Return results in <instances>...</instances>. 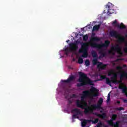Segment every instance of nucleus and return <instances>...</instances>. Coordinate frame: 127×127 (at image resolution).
Here are the masks:
<instances>
[{
    "mask_svg": "<svg viewBox=\"0 0 127 127\" xmlns=\"http://www.w3.org/2000/svg\"><path fill=\"white\" fill-rule=\"evenodd\" d=\"M115 73L114 70H111L108 72V76H112Z\"/></svg>",
    "mask_w": 127,
    "mask_h": 127,
    "instance_id": "nucleus-28",
    "label": "nucleus"
},
{
    "mask_svg": "<svg viewBox=\"0 0 127 127\" xmlns=\"http://www.w3.org/2000/svg\"><path fill=\"white\" fill-rule=\"evenodd\" d=\"M113 6H114V5L110 2L106 5V9L107 10V13L109 14L115 13V9H114Z\"/></svg>",
    "mask_w": 127,
    "mask_h": 127,
    "instance_id": "nucleus-9",
    "label": "nucleus"
},
{
    "mask_svg": "<svg viewBox=\"0 0 127 127\" xmlns=\"http://www.w3.org/2000/svg\"><path fill=\"white\" fill-rule=\"evenodd\" d=\"M121 48L120 47V45L117 44L116 46H113L111 47V50H109L108 53L109 54H113L115 55V52H117V53H121Z\"/></svg>",
    "mask_w": 127,
    "mask_h": 127,
    "instance_id": "nucleus-7",
    "label": "nucleus"
},
{
    "mask_svg": "<svg viewBox=\"0 0 127 127\" xmlns=\"http://www.w3.org/2000/svg\"><path fill=\"white\" fill-rule=\"evenodd\" d=\"M69 49L65 48V49L64 50V51H65V54L66 55H68V53L69 52H74V51H76L77 49H78V46H77V44L74 43H70L69 44Z\"/></svg>",
    "mask_w": 127,
    "mask_h": 127,
    "instance_id": "nucleus-5",
    "label": "nucleus"
},
{
    "mask_svg": "<svg viewBox=\"0 0 127 127\" xmlns=\"http://www.w3.org/2000/svg\"><path fill=\"white\" fill-rule=\"evenodd\" d=\"M103 102L104 100L103 98H100L97 105L93 104L91 105V108H93L94 111L97 110V109H102L101 106L103 104Z\"/></svg>",
    "mask_w": 127,
    "mask_h": 127,
    "instance_id": "nucleus-10",
    "label": "nucleus"
},
{
    "mask_svg": "<svg viewBox=\"0 0 127 127\" xmlns=\"http://www.w3.org/2000/svg\"><path fill=\"white\" fill-rule=\"evenodd\" d=\"M101 27V25L98 24L96 25H94L93 27V31H97V30H99L100 29V28Z\"/></svg>",
    "mask_w": 127,
    "mask_h": 127,
    "instance_id": "nucleus-22",
    "label": "nucleus"
},
{
    "mask_svg": "<svg viewBox=\"0 0 127 127\" xmlns=\"http://www.w3.org/2000/svg\"><path fill=\"white\" fill-rule=\"evenodd\" d=\"M93 41H100L101 39L100 38H98L97 37H94L92 38Z\"/></svg>",
    "mask_w": 127,
    "mask_h": 127,
    "instance_id": "nucleus-27",
    "label": "nucleus"
},
{
    "mask_svg": "<svg viewBox=\"0 0 127 127\" xmlns=\"http://www.w3.org/2000/svg\"><path fill=\"white\" fill-rule=\"evenodd\" d=\"M96 115L99 118H101L102 119H106V113H103L102 114H96Z\"/></svg>",
    "mask_w": 127,
    "mask_h": 127,
    "instance_id": "nucleus-24",
    "label": "nucleus"
},
{
    "mask_svg": "<svg viewBox=\"0 0 127 127\" xmlns=\"http://www.w3.org/2000/svg\"><path fill=\"white\" fill-rule=\"evenodd\" d=\"M73 61H75V59H73Z\"/></svg>",
    "mask_w": 127,
    "mask_h": 127,
    "instance_id": "nucleus-45",
    "label": "nucleus"
},
{
    "mask_svg": "<svg viewBox=\"0 0 127 127\" xmlns=\"http://www.w3.org/2000/svg\"><path fill=\"white\" fill-rule=\"evenodd\" d=\"M89 96L90 91H83L81 97V101L77 100L76 102V107L84 110V113L85 115H88V114H90V113H93V112H94V108L92 107L91 108V107L88 106V103L87 102L85 101V99H86V98H88Z\"/></svg>",
    "mask_w": 127,
    "mask_h": 127,
    "instance_id": "nucleus-1",
    "label": "nucleus"
},
{
    "mask_svg": "<svg viewBox=\"0 0 127 127\" xmlns=\"http://www.w3.org/2000/svg\"><path fill=\"white\" fill-rule=\"evenodd\" d=\"M71 97H72V98H76V94H72Z\"/></svg>",
    "mask_w": 127,
    "mask_h": 127,
    "instance_id": "nucleus-38",
    "label": "nucleus"
},
{
    "mask_svg": "<svg viewBox=\"0 0 127 127\" xmlns=\"http://www.w3.org/2000/svg\"><path fill=\"white\" fill-rule=\"evenodd\" d=\"M104 12H105V11H106V10H104Z\"/></svg>",
    "mask_w": 127,
    "mask_h": 127,
    "instance_id": "nucleus-47",
    "label": "nucleus"
},
{
    "mask_svg": "<svg viewBox=\"0 0 127 127\" xmlns=\"http://www.w3.org/2000/svg\"><path fill=\"white\" fill-rule=\"evenodd\" d=\"M125 94L126 95V96L127 97V93H125Z\"/></svg>",
    "mask_w": 127,
    "mask_h": 127,
    "instance_id": "nucleus-46",
    "label": "nucleus"
},
{
    "mask_svg": "<svg viewBox=\"0 0 127 127\" xmlns=\"http://www.w3.org/2000/svg\"><path fill=\"white\" fill-rule=\"evenodd\" d=\"M72 102L71 100H69L68 101V105H70V104H72Z\"/></svg>",
    "mask_w": 127,
    "mask_h": 127,
    "instance_id": "nucleus-37",
    "label": "nucleus"
},
{
    "mask_svg": "<svg viewBox=\"0 0 127 127\" xmlns=\"http://www.w3.org/2000/svg\"><path fill=\"white\" fill-rule=\"evenodd\" d=\"M79 117H78V115L74 114L72 116V119H78Z\"/></svg>",
    "mask_w": 127,
    "mask_h": 127,
    "instance_id": "nucleus-32",
    "label": "nucleus"
},
{
    "mask_svg": "<svg viewBox=\"0 0 127 127\" xmlns=\"http://www.w3.org/2000/svg\"><path fill=\"white\" fill-rule=\"evenodd\" d=\"M69 40H67V41H66V42H67V43H68V42H69Z\"/></svg>",
    "mask_w": 127,
    "mask_h": 127,
    "instance_id": "nucleus-42",
    "label": "nucleus"
},
{
    "mask_svg": "<svg viewBox=\"0 0 127 127\" xmlns=\"http://www.w3.org/2000/svg\"><path fill=\"white\" fill-rule=\"evenodd\" d=\"M98 64L97 65V68L98 69H100V70H105L107 67V64H103V63L98 62V59H94L92 60V64L95 65L96 64Z\"/></svg>",
    "mask_w": 127,
    "mask_h": 127,
    "instance_id": "nucleus-8",
    "label": "nucleus"
},
{
    "mask_svg": "<svg viewBox=\"0 0 127 127\" xmlns=\"http://www.w3.org/2000/svg\"><path fill=\"white\" fill-rule=\"evenodd\" d=\"M116 110L117 111H124V110H125V108H124L123 107H120L116 108Z\"/></svg>",
    "mask_w": 127,
    "mask_h": 127,
    "instance_id": "nucleus-31",
    "label": "nucleus"
},
{
    "mask_svg": "<svg viewBox=\"0 0 127 127\" xmlns=\"http://www.w3.org/2000/svg\"><path fill=\"white\" fill-rule=\"evenodd\" d=\"M110 35L111 37H116V38H118V42L119 43H123L126 41V39L123 36L121 37L116 31H110Z\"/></svg>",
    "mask_w": 127,
    "mask_h": 127,
    "instance_id": "nucleus-4",
    "label": "nucleus"
},
{
    "mask_svg": "<svg viewBox=\"0 0 127 127\" xmlns=\"http://www.w3.org/2000/svg\"><path fill=\"white\" fill-rule=\"evenodd\" d=\"M100 113H103V111H100Z\"/></svg>",
    "mask_w": 127,
    "mask_h": 127,
    "instance_id": "nucleus-44",
    "label": "nucleus"
},
{
    "mask_svg": "<svg viewBox=\"0 0 127 127\" xmlns=\"http://www.w3.org/2000/svg\"><path fill=\"white\" fill-rule=\"evenodd\" d=\"M75 79H76V77H75V76L70 75L69 77V78H67V79H66V80H62L61 82H62V83H71V82H73V81H74V80H75Z\"/></svg>",
    "mask_w": 127,
    "mask_h": 127,
    "instance_id": "nucleus-13",
    "label": "nucleus"
},
{
    "mask_svg": "<svg viewBox=\"0 0 127 127\" xmlns=\"http://www.w3.org/2000/svg\"><path fill=\"white\" fill-rule=\"evenodd\" d=\"M99 49V54H101V56L102 57H106L107 56V53L106 52H104V49L103 48L98 49Z\"/></svg>",
    "mask_w": 127,
    "mask_h": 127,
    "instance_id": "nucleus-19",
    "label": "nucleus"
},
{
    "mask_svg": "<svg viewBox=\"0 0 127 127\" xmlns=\"http://www.w3.org/2000/svg\"><path fill=\"white\" fill-rule=\"evenodd\" d=\"M117 70H122V69H123V67L122 66H117Z\"/></svg>",
    "mask_w": 127,
    "mask_h": 127,
    "instance_id": "nucleus-35",
    "label": "nucleus"
},
{
    "mask_svg": "<svg viewBox=\"0 0 127 127\" xmlns=\"http://www.w3.org/2000/svg\"><path fill=\"white\" fill-rule=\"evenodd\" d=\"M119 89L122 90V93H123L124 94H127V86L123 87V86H122V85H120L119 86Z\"/></svg>",
    "mask_w": 127,
    "mask_h": 127,
    "instance_id": "nucleus-18",
    "label": "nucleus"
},
{
    "mask_svg": "<svg viewBox=\"0 0 127 127\" xmlns=\"http://www.w3.org/2000/svg\"><path fill=\"white\" fill-rule=\"evenodd\" d=\"M91 55L93 58H98V54L96 51H92L91 52Z\"/></svg>",
    "mask_w": 127,
    "mask_h": 127,
    "instance_id": "nucleus-23",
    "label": "nucleus"
},
{
    "mask_svg": "<svg viewBox=\"0 0 127 127\" xmlns=\"http://www.w3.org/2000/svg\"><path fill=\"white\" fill-rule=\"evenodd\" d=\"M78 74L79 75L78 82H79L80 83L77 84V87H83V86H86V85L94 86L93 81L88 77L87 74L82 72H79Z\"/></svg>",
    "mask_w": 127,
    "mask_h": 127,
    "instance_id": "nucleus-2",
    "label": "nucleus"
},
{
    "mask_svg": "<svg viewBox=\"0 0 127 127\" xmlns=\"http://www.w3.org/2000/svg\"><path fill=\"white\" fill-rule=\"evenodd\" d=\"M89 39V37L87 36V35H85L83 37V41H87Z\"/></svg>",
    "mask_w": 127,
    "mask_h": 127,
    "instance_id": "nucleus-26",
    "label": "nucleus"
},
{
    "mask_svg": "<svg viewBox=\"0 0 127 127\" xmlns=\"http://www.w3.org/2000/svg\"><path fill=\"white\" fill-rule=\"evenodd\" d=\"M121 123V121H118L116 122V123H111V125H109V126H111V127H120V124Z\"/></svg>",
    "mask_w": 127,
    "mask_h": 127,
    "instance_id": "nucleus-20",
    "label": "nucleus"
},
{
    "mask_svg": "<svg viewBox=\"0 0 127 127\" xmlns=\"http://www.w3.org/2000/svg\"><path fill=\"white\" fill-rule=\"evenodd\" d=\"M117 103H118V104H121V101H117Z\"/></svg>",
    "mask_w": 127,
    "mask_h": 127,
    "instance_id": "nucleus-41",
    "label": "nucleus"
},
{
    "mask_svg": "<svg viewBox=\"0 0 127 127\" xmlns=\"http://www.w3.org/2000/svg\"><path fill=\"white\" fill-rule=\"evenodd\" d=\"M79 53H83L82 57L87 58L88 57V45L87 43H84L81 46V49L79 50Z\"/></svg>",
    "mask_w": 127,
    "mask_h": 127,
    "instance_id": "nucleus-6",
    "label": "nucleus"
},
{
    "mask_svg": "<svg viewBox=\"0 0 127 127\" xmlns=\"http://www.w3.org/2000/svg\"><path fill=\"white\" fill-rule=\"evenodd\" d=\"M117 78H118V74L114 72L113 76L111 78V84H112V83H113V84H120V83H122V80L118 81Z\"/></svg>",
    "mask_w": 127,
    "mask_h": 127,
    "instance_id": "nucleus-12",
    "label": "nucleus"
},
{
    "mask_svg": "<svg viewBox=\"0 0 127 127\" xmlns=\"http://www.w3.org/2000/svg\"><path fill=\"white\" fill-rule=\"evenodd\" d=\"M111 97V93H109V94H108V97Z\"/></svg>",
    "mask_w": 127,
    "mask_h": 127,
    "instance_id": "nucleus-40",
    "label": "nucleus"
},
{
    "mask_svg": "<svg viewBox=\"0 0 127 127\" xmlns=\"http://www.w3.org/2000/svg\"><path fill=\"white\" fill-rule=\"evenodd\" d=\"M92 122V120H83L81 122V127H85L87 126V124H90Z\"/></svg>",
    "mask_w": 127,
    "mask_h": 127,
    "instance_id": "nucleus-17",
    "label": "nucleus"
},
{
    "mask_svg": "<svg viewBox=\"0 0 127 127\" xmlns=\"http://www.w3.org/2000/svg\"><path fill=\"white\" fill-rule=\"evenodd\" d=\"M126 47L125 48V49H124V52L126 53H127V43L126 44Z\"/></svg>",
    "mask_w": 127,
    "mask_h": 127,
    "instance_id": "nucleus-34",
    "label": "nucleus"
},
{
    "mask_svg": "<svg viewBox=\"0 0 127 127\" xmlns=\"http://www.w3.org/2000/svg\"><path fill=\"white\" fill-rule=\"evenodd\" d=\"M71 113H75L76 115H81V111L79 110V109H78L77 108H75L73 109L71 111Z\"/></svg>",
    "mask_w": 127,
    "mask_h": 127,
    "instance_id": "nucleus-21",
    "label": "nucleus"
},
{
    "mask_svg": "<svg viewBox=\"0 0 127 127\" xmlns=\"http://www.w3.org/2000/svg\"><path fill=\"white\" fill-rule=\"evenodd\" d=\"M117 118H118V115H117V114H113L111 120H108L107 121L108 125H112V124H114V121H116Z\"/></svg>",
    "mask_w": 127,
    "mask_h": 127,
    "instance_id": "nucleus-15",
    "label": "nucleus"
},
{
    "mask_svg": "<svg viewBox=\"0 0 127 127\" xmlns=\"http://www.w3.org/2000/svg\"><path fill=\"white\" fill-rule=\"evenodd\" d=\"M109 101H111V97H110L109 96H108L107 97V102H109Z\"/></svg>",
    "mask_w": 127,
    "mask_h": 127,
    "instance_id": "nucleus-36",
    "label": "nucleus"
},
{
    "mask_svg": "<svg viewBox=\"0 0 127 127\" xmlns=\"http://www.w3.org/2000/svg\"><path fill=\"white\" fill-rule=\"evenodd\" d=\"M100 78L102 80L106 79V84H107V85H109V86H110V87H112V84L111 83V80H110V78H107L106 75H101Z\"/></svg>",
    "mask_w": 127,
    "mask_h": 127,
    "instance_id": "nucleus-16",
    "label": "nucleus"
},
{
    "mask_svg": "<svg viewBox=\"0 0 127 127\" xmlns=\"http://www.w3.org/2000/svg\"><path fill=\"white\" fill-rule=\"evenodd\" d=\"M85 65L86 66H90V60H86L85 61Z\"/></svg>",
    "mask_w": 127,
    "mask_h": 127,
    "instance_id": "nucleus-29",
    "label": "nucleus"
},
{
    "mask_svg": "<svg viewBox=\"0 0 127 127\" xmlns=\"http://www.w3.org/2000/svg\"><path fill=\"white\" fill-rule=\"evenodd\" d=\"M91 93H93L91 96L92 97H98L99 96V90L97 89V88H95L94 87H92L91 89H90Z\"/></svg>",
    "mask_w": 127,
    "mask_h": 127,
    "instance_id": "nucleus-14",
    "label": "nucleus"
},
{
    "mask_svg": "<svg viewBox=\"0 0 127 127\" xmlns=\"http://www.w3.org/2000/svg\"><path fill=\"white\" fill-rule=\"evenodd\" d=\"M112 25L113 26H115V27H118V28H120V29H125V28H126L127 27L123 23H121L120 25V24L118 23L117 20H115L113 21Z\"/></svg>",
    "mask_w": 127,
    "mask_h": 127,
    "instance_id": "nucleus-11",
    "label": "nucleus"
},
{
    "mask_svg": "<svg viewBox=\"0 0 127 127\" xmlns=\"http://www.w3.org/2000/svg\"><path fill=\"white\" fill-rule=\"evenodd\" d=\"M102 122H100V123L97 124V127H102Z\"/></svg>",
    "mask_w": 127,
    "mask_h": 127,
    "instance_id": "nucleus-33",
    "label": "nucleus"
},
{
    "mask_svg": "<svg viewBox=\"0 0 127 127\" xmlns=\"http://www.w3.org/2000/svg\"><path fill=\"white\" fill-rule=\"evenodd\" d=\"M79 64H83L84 63V60L82 58H79L78 59Z\"/></svg>",
    "mask_w": 127,
    "mask_h": 127,
    "instance_id": "nucleus-25",
    "label": "nucleus"
},
{
    "mask_svg": "<svg viewBox=\"0 0 127 127\" xmlns=\"http://www.w3.org/2000/svg\"><path fill=\"white\" fill-rule=\"evenodd\" d=\"M124 67H127V65L125 64V65H124Z\"/></svg>",
    "mask_w": 127,
    "mask_h": 127,
    "instance_id": "nucleus-43",
    "label": "nucleus"
},
{
    "mask_svg": "<svg viewBox=\"0 0 127 127\" xmlns=\"http://www.w3.org/2000/svg\"><path fill=\"white\" fill-rule=\"evenodd\" d=\"M91 122L93 123V124H97V123H99V119H95L94 121L92 120Z\"/></svg>",
    "mask_w": 127,
    "mask_h": 127,
    "instance_id": "nucleus-30",
    "label": "nucleus"
},
{
    "mask_svg": "<svg viewBox=\"0 0 127 127\" xmlns=\"http://www.w3.org/2000/svg\"><path fill=\"white\" fill-rule=\"evenodd\" d=\"M124 103H127V99H125L124 100Z\"/></svg>",
    "mask_w": 127,
    "mask_h": 127,
    "instance_id": "nucleus-39",
    "label": "nucleus"
},
{
    "mask_svg": "<svg viewBox=\"0 0 127 127\" xmlns=\"http://www.w3.org/2000/svg\"><path fill=\"white\" fill-rule=\"evenodd\" d=\"M110 44H111V42L109 40H106L105 41L104 43L100 44L96 43H92L91 44L90 46L93 48H97L98 49H102L103 47H106V48L109 47Z\"/></svg>",
    "mask_w": 127,
    "mask_h": 127,
    "instance_id": "nucleus-3",
    "label": "nucleus"
}]
</instances>
